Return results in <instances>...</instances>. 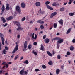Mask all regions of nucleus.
<instances>
[{
	"label": "nucleus",
	"mask_w": 75,
	"mask_h": 75,
	"mask_svg": "<svg viewBox=\"0 0 75 75\" xmlns=\"http://www.w3.org/2000/svg\"><path fill=\"white\" fill-rule=\"evenodd\" d=\"M52 40H58L57 41V43H58L59 44H61L62 43V42H63L64 39H61L60 38L56 37L53 39Z\"/></svg>",
	"instance_id": "nucleus-1"
},
{
	"label": "nucleus",
	"mask_w": 75,
	"mask_h": 75,
	"mask_svg": "<svg viewBox=\"0 0 75 75\" xmlns=\"http://www.w3.org/2000/svg\"><path fill=\"white\" fill-rule=\"evenodd\" d=\"M17 50H18V45H17L15 46V48L14 49V50L12 51V53L14 54V53H15V52H16V51H17Z\"/></svg>",
	"instance_id": "nucleus-2"
},
{
	"label": "nucleus",
	"mask_w": 75,
	"mask_h": 75,
	"mask_svg": "<svg viewBox=\"0 0 75 75\" xmlns=\"http://www.w3.org/2000/svg\"><path fill=\"white\" fill-rule=\"evenodd\" d=\"M37 38V34H35V37H34V33H33L32 35V38L34 40H36Z\"/></svg>",
	"instance_id": "nucleus-3"
},
{
	"label": "nucleus",
	"mask_w": 75,
	"mask_h": 75,
	"mask_svg": "<svg viewBox=\"0 0 75 75\" xmlns=\"http://www.w3.org/2000/svg\"><path fill=\"white\" fill-rule=\"evenodd\" d=\"M16 9L17 11H18L19 13H20V6L18 5L16 6Z\"/></svg>",
	"instance_id": "nucleus-4"
},
{
	"label": "nucleus",
	"mask_w": 75,
	"mask_h": 75,
	"mask_svg": "<svg viewBox=\"0 0 75 75\" xmlns=\"http://www.w3.org/2000/svg\"><path fill=\"white\" fill-rule=\"evenodd\" d=\"M27 42L25 41L24 45V48L23 49V51H25V50L27 48Z\"/></svg>",
	"instance_id": "nucleus-5"
},
{
	"label": "nucleus",
	"mask_w": 75,
	"mask_h": 75,
	"mask_svg": "<svg viewBox=\"0 0 75 75\" xmlns=\"http://www.w3.org/2000/svg\"><path fill=\"white\" fill-rule=\"evenodd\" d=\"M56 14H57V12H54L53 13H52L50 16V18H52V17H54V16H55V15H56Z\"/></svg>",
	"instance_id": "nucleus-6"
},
{
	"label": "nucleus",
	"mask_w": 75,
	"mask_h": 75,
	"mask_svg": "<svg viewBox=\"0 0 75 75\" xmlns=\"http://www.w3.org/2000/svg\"><path fill=\"white\" fill-rule=\"evenodd\" d=\"M58 22L61 25H63V20L60 19L59 21H58Z\"/></svg>",
	"instance_id": "nucleus-7"
},
{
	"label": "nucleus",
	"mask_w": 75,
	"mask_h": 75,
	"mask_svg": "<svg viewBox=\"0 0 75 75\" xmlns=\"http://www.w3.org/2000/svg\"><path fill=\"white\" fill-rule=\"evenodd\" d=\"M15 23L18 27H20V24L19 22L16 21L15 22Z\"/></svg>",
	"instance_id": "nucleus-8"
},
{
	"label": "nucleus",
	"mask_w": 75,
	"mask_h": 75,
	"mask_svg": "<svg viewBox=\"0 0 75 75\" xmlns=\"http://www.w3.org/2000/svg\"><path fill=\"white\" fill-rule=\"evenodd\" d=\"M13 16H10L7 18L6 20H8V21H9V20H12V19H13Z\"/></svg>",
	"instance_id": "nucleus-9"
},
{
	"label": "nucleus",
	"mask_w": 75,
	"mask_h": 75,
	"mask_svg": "<svg viewBox=\"0 0 75 75\" xmlns=\"http://www.w3.org/2000/svg\"><path fill=\"white\" fill-rule=\"evenodd\" d=\"M1 9L2 10V13H3L4 12V10H5V7H4V5H3Z\"/></svg>",
	"instance_id": "nucleus-10"
},
{
	"label": "nucleus",
	"mask_w": 75,
	"mask_h": 75,
	"mask_svg": "<svg viewBox=\"0 0 75 75\" xmlns=\"http://www.w3.org/2000/svg\"><path fill=\"white\" fill-rule=\"evenodd\" d=\"M71 30H72V28H70L68 29L67 32H66L67 34H69L71 32Z\"/></svg>",
	"instance_id": "nucleus-11"
},
{
	"label": "nucleus",
	"mask_w": 75,
	"mask_h": 75,
	"mask_svg": "<svg viewBox=\"0 0 75 75\" xmlns=\"http://www.w3.org/2000/svg\"><path fill=\"white\" fill-rule=\"evenodd\" d=\"M6 10H9L10 8H9V4H6Z\"/></svg>",
	"instance_id": "nucleus-12"
},
{
	"label": "nucleus",
	"mask_w": 75,
	"mask_h": 75,
	"mask_svg": "<svg viewBox=\"0 0 75 75\" xmlns=\"http://www.w3.org/2000/svg\"><path fill=\"white\" fill-rule=\"evenodd\" d=\"M23 30H24L23 28L21 27H18V28L17 29V31H23Z\"/></svg>",
	"instance_id": "nucleus-13"
},
{
	"label": "nucleus",
	"mask_w": 75,
	"mask_h": 75,
	"mask_svg": "<svg viewBox=\"0 0 75 75\" xmlns=\"http://www.w3.org/2000/svg\"><path fill=\"white\" fill-rule=\"evenodd\" d=\"M46 7H47V8H48V9H50L51 10H53V8H51L49 5H46Z\"/></svg>",
	"instance_id": "nucleus-14"
},
{
	"label": "nucleus",
	"mask_w": 75,
	"mask_h": 75,
	"mask_svg": "<svg viewBox=\"0 0 75 75\" xmlns=\"http://www.w3.org/2000/svg\"><path fill=\"white\" fill-rule=\"evenodd\" d=\"M21 6L22 8H25V5L24 3H21Z\"/></svg>",
	"instance_id": "nucleus-15"
},
{
	"label": "nucleus",
	"mask_w": 75,
	"mask_h": 75,
	"mask_svg": "<svg viewBox=\"0 0 75 75\" xmlns=\"http://www.w3.org/2000/svg\"><path fill=\"white\" fill-rule=\"evenodd\" d=\"M24 69H22L20 71L19 74H20V75H23L24 74Z\"/></svg>",
	"instance_id": "nucleus-16"
},
{
	"label": "nucleus",
	"mask_w": 75,
	"mask_h": 75,
	"mask_svg": "<svg viewBox=\"0 0 75 75\" xmlns=\"http://www.w3.org/2000/svg\"><path fill=\"white\" fill-rule=\"evenodd\" d=\"M50 41V40L48 38L46 39L45 40V43H48Z\"/></svg>",
	"instance_id": "nucleus-17"
},
{
	"label": "nucleus",
	"mask_w": 75,
	"mask_h": 75,
	"mask_svg": "<svg viewBox=\"0 0 75 75\" xmlns=\"http://www.w3.org/2000/svg\"><path fill=\"white\" fill-rule=\"evenodd\" d=\"M41 4H40V2H38L36 3V6L38 7L40 6Z\"/></svg>",
	"instance_id": "nucleus-18"
},
{
	"label": "nucleus",
	"mask_w": 75,
	"mask_h": 75,
	"mask_svg": "<svg viewBox=\"0 0 75 75\" xmlns=\"http://www.w3.org/2000/svg\"><path fill=\"white\" fill-rule=\"evenodd\" d=\"M47 54H48V55H49V56H52V54L51 53H50V52L48 51H47Z\"/></svg>",
	"instance_id": "nucleus-19"
},
{
	"label": "nucleus",
	"mask_w": 75,
	"mask_h": 75,
	"mask_svg": "<svg viewBox=\"0 0 75 75\" xmlns=\"http://www.w3.org/2000/svg\"><path fill=\"white\" fill-rule=\"evenodd\" d=\"M56 74H59V73L60 72V70L58 69H57L56 70Z\"/></svg>",
	"instance_id": "nucleus-20"
},
{
	"label": "nucleus",
	"mask_w": 75,
	"mask_h": 75,
	"mask_svg": "<svg viewBox=\"0 0 75 75\" xmlns=\"http://www.w3.org/2000/svg\"><path fill=\"white\" fill-rule=\"evenodd\" d=\"M1 19L2 21H3V23H6V20H5V19L3 17H1Z\"/></svg>",
	"instance_id": "nucleus-21"
},
{
	"label": "nucleus",
	"mask_w": 75,
	"mask_h": 75,
	"mask_svg": "<svg viewBox=\"0 0 75 75\" xmlns=\"http://www.w3.org/2000/svg\"><path fill=\"white\" fill-rule=\"evenodd\" d=\"M75 13H69V16H71V17H72V16H73L74 15H75Z\"/></svg>",
	"instance_id": "nucleus-22"
},
{
	"label": "nucleus",
	"mask_w": 75,
	"mask_h": 75,
	"mask_svg": "<svg viewBox=\"0 0 75 75\" xmlns=\"http://www.w3.org/2000/svg\"><path fill=\"white\" fill-rule=\"evenodd\" d=\"M0 37L1 38V40L4 39V38H3V37H4V36L3 35V34H2L1 33H0Z\"/></svg>",
	"instance_id": "nucleus-23"
},
{
	"label": "nucleus",
	"mask_w": 75,
	"mask_h": 75,
	"mask_svg": "<svg viewBox=\"0 0 75 75\" xmlns=\"http://www.w3.org/2000/svg\"><path fill=\"white\" fill-rule=\"evenodd\" d=\"M23 63L24 64H25L26 65H27V64H28L29 62H28V61L26 60L24 61Z\"/></svg>",
	"instance_id": "nucleus-24"
},
{
	"label": "nucleus",
	"mask_w": 75,
	"mask_h": 75,
	"mask_svg": "<svg viewBox=\"0 0 75 75\" xmlns=\"http://www.w3.org/2000/svg\"><path fill=\"white\" fill-rule=\"evenodd\" d=\"M40 50H42V51H44V46H43V45H42V44L41 45V49Z\"/></svg>",
	"instance_id": "nucleus-25"
},
{
	"label": "nucleus",
	"mask_w": 75,
	"mask_h": 75,
	"mask_svg": "<svg viewBox=\"0 0 75 75\" xmlns=\"http://www.w3.org/2000/svg\"><path fill=\"white\" fill-rule=\"evenodd\" d=\"M32 53H33V54H34L35 55L37 56V52H35L34 51H32Z\"/></svg>",
	"instance_id": "nucleus-26"
},
{
	"label": "nucleus",
	"mask_w": 75,
	"mask_h": 75,
	"mask_svg": "<svg viewBox=\"0 0 75 75\" xmlns=\"http://www.w3.org/2000/svg\"><path fill=\"white\" fill-rule=\"evenodd\" d=\"M64 7L61 8L60 9V11L62 12V11H64Z\"/></svg>",
	"instance_id": "nucleus-27"
},
{
	"label": "nucleus",
	"mask_w": 75,
	"mask_h": 75,
	"mask_svg": "<svg viewBox=\"0 0 75 75\" xmlns=\"http://www.w3.org/2000/svg\"><path fill=\"white\" fill-rule=\"evenodd\" d=\"M6 49H4L2 51V54H4V55H5V54H6Z\"/></svg>",
	"instance_id": "nucleus-28"
},
{
	"label": "nucleus",
	"mask_w": 75,
	"mask_h": 75,
	"mask_svg": "<svg viewBox=\"0 0 75 75\" xmlns=\"http://www.w3.org/2000/svg\"><path fill=\"white\" fill-rule=\"evenodd\" d=\"M28 70H27V71H24V74L25 75H27V74H28Z\"/></svg>",
	"instance_id": "nucleus-29"
},
{
	"label": "nucleus",
	"mask_w": 75,
	"mask_h": 75,
	"mask_svg": "<svg viewBox=\"0 0 75 75\" xmlns=\"http://www.w3.org/2000/svg\"><path fill=\"white\" fill-rule=\"evenodd\" d=\"M32 47V45L31 44H29L28 46V48L30 50L31 48Z\"/></svg>",
	"instance_id": "nucleus-30"
},
{
	"label": "nucleus",
	"mask_w": 75,
	"mask_h": 75,
	"mask_svg": "<svg viewBox=\"0 0 75 75\" xmlns=\"http://www.w3.org/2000/svg\"><path fill=\"white\" fill-rule=\"evenodd\" d=\"M57 23H55L54 24V28H57Z\"/></svg>",
	"instance_id": "nucleus-31"
},
{
	"label": "nucleus",
	"mask_w": 75,
	"mask_h": 75,
	"mask_svg": "<svg viewBox=\"0 0 75 75\" xmlns=\"http://www.w3.org/2000/svg\"><path fill=\"white\" fill-rule=\"evenodd\" d=\"M70 50L71 51H73V50H74V47L72 46H71L70 47Z\"/></svg>",
	"instance_id": "nucleus-32"
},
{
	"label": "nucleus",
	"mask_w": 75,
	"mask_h": 75,
	"mask_svg": "<svg viewBox=\"0 0 75 75\" xmlns=\"http://www.w3.org/2000/svg\"><path fill=\"white\" fill-rule=\"evenodd\" d=\"M49 65H51L52 64V61H50L48 63Z\"/></svg>",
	"instance_id": "nucleus-33"
},
{
	"label": "nucleus",
	"mask_w": 75,
	"mask_h": 75,
	"mask_svg": "<svg viewBox=\"0 0 75 75\" xmlns=\"http://www.w3.org/2000/svg\"><path fill=\"white\" fill-rule=\"evenodd\" d=\"M40 28L41 29V30H42V29H44V27L43 25H41L40 26Z\"/></svg>",
	"instance_id": "nucleus-34"
},
{
	"label": "nucleus",
	"mask_w": 75,
	"mask_h": 75,
	"mask_svg": "<svg viewBox=\"0 0 75 75\" xmlns=\"http://www.w3.org/2000/svg\"><path fill=\"white\" fill-rule=\"evenodd\" d=\"M35 72H38L40 71V70L39 69H35Z\"/></svg>",
	"instance_id": "nucleus-35"
},
{
	"label": "nucleus",
	"mask_w": 75,
	"mask_h": 75,
	"mask_svg": "<svg viewBox=\"0 0 75 75\" xmlns=\"http://www.w3.org/2000/svg\"><path fill=\"white\" fill-rule=\"evenodd\" d=\"M50 3L49 2L47 1L45 2V4L47 6V5H48V4H49Z\"/></svg>",
	"instance_id": "nucleus-36"
},
{
	"label": "nucleus",
	"mask_w": 75,
	"mask_h": 75,
	"mask_svg": "<svg viewBox=\"0 0 75 75\" xmlns=\"http://www.w3.org/2000/svg\"><path fill=\"white\" fill-rule=\"evenodd\" d=\"M2 40V44L3 45H4V39H1Z\"/></svg>",
	"instance_id": "nucleus-37"
},
{
	"label": "nucleus",
	"mask_w": 75,
	"mask_h": 75,
	"mask_svg": "<svg viewBox=\"0 0 75 75\" xmlns=\"http://www.w3.org/2000/svg\"><path fill=\"white\" fill-rule=\"evenodd\" d=\"M57 49H58L59 48V43H57Z\"/></svg>",
	"instance_id": "nucleus-38"
},
{
	"label": "nucleus",
	"mask_w": 75,
	"mask_h": 75,
	"mask_svg": "<svg viewBox=\"0 0 75 75\" xmlns=\"http://www.w3.org/2000/svg\"><path fill=\"white\" fill-rule=\"evenodd\" d=\"M67 55H69L71 54V53H70L69 52H67Z\"/></svg>",
	"instance_id": "nucleus-39"
},
{
	"label": "nucleus",
	"mask_w": 75,
	"mask_h": 75,
	"mask_svg": "<svg viewBox=\"0 0 75 75\" xmlns=\"http://www.w3.org/2000/svg\"><path fill=\"white\" fill-rule=\"evenodd\" d=\"M57 58L58 59H60V58H61V56L60 55H58L57 56Z\"/></svg>",
	"instance_id": "nucleus-40"
},
{
	"label": "nucleus",
	"mask_w": 75,
	"mask_h": 75,
	"mask_svg": "<svg viewBox=\"0 0 75 75\" xmlns=\"http://www.w3.org/2000/svg\"><path fill=\"white\" fill-rule=\"evenodd\" d=\"M25 20V17H24L22 18L21 21H24Z\"/></svg>",
	"instance_id": "nucleus-41"
},
{
	"label": "nucleus",
	"mask_w": 75,
	"mask_h": 75,
	"mask_svg": "<svg viewBox=\"0 0 75 75\" xmlns=\"http://www.w3.org/2000/svg\"><path fill=\"white\" fill-rule=\"evenodd\" d=\"M42 67L43 69H45V68H46V66L45 65H43L42 66Z\"/></svg>",
	"instance_id": "nucleus-42"
},
{
	"label": "nucleus",
	"mask_w": 75,
	"mask_h": 75,
	"mask_svg": "<svg viewBox=\"0 0 75 75\" xmlns=\"http://www.w3.org/2000/svg\"><path fill=\"white\" fill-rule=\"evenodd\" d=\"M33 45H37V42H34L33 43Z\"/></svg>",
	"instance_id": "nucleus-43"
},
{
	"label": "nucleus",
	"mask_w": 75,
	"mask_h": 75,
	"mask_svg": "<svg viewBox=\"0 0 75 75\" xmlns=\"http://www.w3.org/2000/svg\"><path fill=\"white\" fill-rule=\"evenodd\" d=\"M18 58V56H15L14 58V60H16Z\"/></svg>",
	"instance_id": "nucleus-44"
},
{
	"label": "nucleus",
	"mask_w": 75,
	"mask_h": 75,
	"mask_svg": "<svg viewBox=\"0 0 75 75\" xmlns=\"http://www.w3.org/2000/svg\"><path fill=\"white\" fill-rule=\"evenodd\" d=\"M38 13H39V14H40V13H41V9H40L38 11Z\"/></svg>",
	"instance_id": "nucleus-45"
},
{
	"label": "nucleus",
	"mask_w": 75,
	"mask_h": 75,
	"mask_svg": "<svg viewBox=\"0 0 75 75\" xmlns=\"http://www.w3.org/2000/svg\"><path fill=\"white\" fill-rule=\"evenodd\" d=\"M72 42H73V43H75V39H74L72 41Z\"/></svg>",
	"instance_id": "nucleus-46"
},
{
	"label": "nucleus",
	"mask_w": 75,
	"mask_h": 75,
	"mask_svg": "<svg viewBox=\"0 0 75 75\" xmlns=\"http://www.w3.org/2000/svg\"><path fill=\"white\" fill-rule=\"evenodd\" d=\"M23 59V56H22L21 57H20V60H22V59Z\"/></svg>",
	"instance_id": "nucleus-47"
},
{
	"label": "nucleus",
	"mask_w": 75,
	"mask_h": 75,
	"mask_svg": "<svg viewBox=\"0 0 75 75\" xmlns=\"http://www.w3.org/2000/svg\"><path fill=\"white\" fill-rule=\"evenodd\" d=\"M46 38V35H44V36H43V39H45Z\"/></svg>",
	"instance_id": "nucleus-48"
},
{
	"label": "nucleus",
	"mask_w": 75,
	"mask_h": 75,
	"mask_svg": "<svg viewBox=\"0 0 75 75\" xmlns=\"http://www.w3.org/2000/svg\"><path fill=\"white\" fill-rule=\"evenodd\" d=\"M5 48L6 50H8V47L7 46H6L5 47Z\"/></svg>",
	"instance_id": "nucleus-49"
},
{
	"label": "nucleus",
	"mask_w": 75,
	"mask_h": 75,
	"mask_svg": "<svg viewBox=\"0 0 75 75\" xmlns=\"http://www.w3.org/2000/svg\"><path fill=\"white\" fill-rule=\"evenodd\" d=\"M1 48V43H0V50Z\"/></svg>",
	"instance_id": "nucleus-50"
},
{
	"label": "nucleus",
	"mask_w": 75,
	"mask_h": 75,
	"mask_svg": "<svg viewBox=\"0 0 75 75\" xmlns=\"http://www.w3.org/2000/svg\"><path fill=\"white\" fill-rule=\"evenodd\" d=\"M20 36L19 35H18L17 36V37L18 38V39L20 38Z\"/></svg>",
	"instance_id": "nucleus-51"
},
{
	"label": "nucleus",
	"mask_w": 75,
	"mask_h": 75,
	"mask_svg": "<svg viewBox=\"0 0 75 75\" xmlns=\"http://www.w3.org/2000/svg\"><path fill=\"white\" fill-rule=\"evenodd\" d=\"M72 2L71 1H69V2L68 3V4H71V3H72Z\"/></svg>",
	"instance_id": "nucleus-52"
},
{
	"label": "nucleus",
	"mask_w": 75,
	"mask_h": 75,
	"mask_svg": "<svg viewBox=\"0 0 75 75\" xmlns=\"http://www.w3.org/2000/svg\"><path fill=\"white\" fill-rule=\"evenodd\" d=\"M38 30V29H37V28H35L34 30L35 31H37Z\"/></svg>",
	"instance_id": "nucleus-53"
},
{
	"label": "nucleus",
	"mask_w": 75,
	"mask_h": 75,
	"mask_svg": "<svg viewBox=\"0 0 75 75\" xmlns=\"http://www.w3.org/2000/svg\"><path fill=\"white\" fill-rule=\"evenodd\" d=\"M33 23H34V21H31L30 22V24H33Z\"/></svg>",
	"instance_id": "nucleus-54"
},
{
	"label": "nucleus",
	"mask_w": 75,
	"mask_h": 75,
	"mask_svg": "<svg viewBox=\"0 0 75 75\" xmlns=\"http://www.w3.org/2000/svg\"><path fill=\"white\" fill-rule=\"evenodd\" d=\"M2 65H5L6 64V62H3L2 63Z\"/></svg>",
	"instance_id": "nucleus-55"
},
{
	"label": "nucleus",
	"mask_w": 75,
	"mask_h": 75,
	"mask_svg": "<svg viewBox=\"0 0 75 75\" xmlns=\"http://www.w3.org/2000/svg\"><path fill=\"white\" fill-rule=\"evenodd\" d=\"M52 6H56V4H55V3L53 4H52Z\"/></svg>",
	"instance_id": "nucleus-56"
},
{
	"label": "nucleus",
	"mask_w": 75,
	"mask_h": 75,
	"mask_svg": "<svg viewBox=\"0 0 75 75\" xmlns=\"http://www.w3.org/2000/svg\"><path fill=\"white\" fill-rule=\"evenodd\" d=\"M67 4V2L64 3V6H65Z\"/></svg>",
	"instance_id": "nucleus-57"
},
{
	"label": "nucleus",
	"mask_w": 75,
	"mask_h": 75,
	"mask_svg": "<svg viewBox=\"0 0 75 75\" xmlns=\"http://www.w3.org/2000/svg\"><path fill=\"white\" fill-rule=\"evenodd\" d=\"M2 72H3V70H0V74H1V73H2Z\"/></svg>",
	"instance_id": "nucleus-58"
},
{
	"label": "nucleus",
	"mask_w": 75,
	"mask_h": 75,
	"mask_svg": "<svg viewBox=\"0 0 75 75\" xmlns=\"http://www.w3.org/2000/svg\"><path fill=\"white\" fill-rule=\"evenodd\" d=\"M61 68L62 69H64V66H61Z\"/></svg>",
	"instance_id": "nucleus-59"
},
{
	"label": "nucleus",
	"mask_w": 75,
	"mask_h": 75,
	"mask_svg": "<svg viewBox=\"0 0 75 75\" xmlns=\"http://www.w3.org/2000/svg\"><path fill=\"white\" fill-rule=\"evenodd\" d=\"M7 25V24L6 23L5 25H4V27H6Z\"/></svg>",
	"instance_id": "nucleus-60"
},
{
	"label": "nucleus",
	"mask_w": 75,
	"mask_h": 75,
	"mask_svg": "<svg viewBox=\"0 0 75 75\" xmlns=\"http://www.w3.org/2000/svg\"><path fill=\"white\" fill-rule=\"evenodd\" d=\"M40 21H37V23H40Z\"/></svg>",
	"instance_id": "nucleus-61"
},
{
	"label": "nucleus",
	"mask_w": 75,
	"mask_h": 75,
	"mask_svg": "<svg viewBox=\"0 0 75 75\" xmlns=\"http://www.w3.org/2000/svg\"><path fill=\"white\" fill-rule=\"evenodd\" d=\"M59 33H57V35H59Z\"/></svg>",
	"instance_id": "nucleus-62"
},
{
	"label": "nucleus",
	"mask_w": 75,
	"mask_h": 75,
	"mask_svg": "<svg viewBox=\"0 0 75 75\" xmlns=\"http://www.w3.org/2000/svg\"><path fill=\"white\" fill-rule=\"evenodd\" d=\"M5 75H8V73H6L5 74Z\"/></svg>",
	"instance_id": "nucleus-63"
},
{
	"label": "nucleus",
	"mask_w": 75,
	"mask_h": 75,
	"mask_svg": "<svg viewBox=\"0 0 75 75\" xmlns=\"http://www.w3.org/2000/svg\"><path fill=\"white\" fill-rule=\"evenodd\" d=\"M8 64H11V62H10L8 63Z\"/></svg>",
	"instance_id": "nucleus-64"
}]
</instances>
